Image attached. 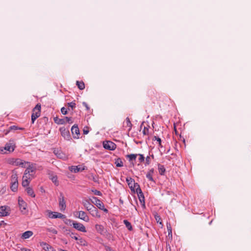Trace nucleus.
Here are the masks:
<instances>
[{"label": "nucleus", "mask_w": 251, "mask_h": 251, "mask_svg": "<svg viewBox=\"0 0 251 251\" xmlns=\"http://www.w3.org/2000/svg\"><path fill=\"white\" fill-rule=\"evenodd\" d=\"M47 216L51 219L60 218L64 219L66 217L65 215L58 212H52L48 210L46 211Z\"/></svg>", "instance_id": "obj_1"}, {"label": "nucleus", "mask_w": 251, "mask_h": 251, "mask_svg": "<svg viewBox=\"0 0 251 251\" xmlns=\"http://www.w3.org/2000/svg\"><path fill=\"white\" fill-rule=\"evenodd\" d=\"M41 105L37 104L33 109V113L31 115L32 123H33L35 120L38 118L40 115Z\"/></svg>", "instance_id": "obj_2"}, {"label": "nucleus", "mask_w": 251, "mask_h": 251, "mask_svg": "<svg viewBox=\"0 0 251 251\" xmlns=\"http://www.w3.org/2000/svg\"><path fill=\"white\" fill-rule=\"evenodd\" d=\"M68 221L70 223H72L74 228L76 230L83 232H86L85 227L83 224L71 220H68Z\"/></svg>", "instance_id": "obj_3"}, {"label": "nucleus", "mask_w": 251, "mask_h": 251, "mask_svg": "<svg viewBox=\"0 0 251 251\" xmlns=\"http://www.w3.org/2000/svg\"><path fill=\"white\" fill-rule=\"evenodd\" d=\"M93 201L92 202L94 203L99 209L103 210L105 212H108V210L104 207V205L102 201L96 197H93Z\"/></svg>", "instance_id": "obj_4"}, {"label": "nucleus", "mask_w": 251, "mask_h": 251, "mask_svg": "<svg viewBox=\"0 0 251 251\" xmlns=\"http://www.w3.org/2000/svg\"><path fill=\"white\" fill-rule=\"evenodd\" d=\"M76 216L80 219L83 220L85 222H88L89 221V218L87 214L83 211H79L77 212Z\"/></svg>", "instance_id": "obj_5"}, {"label": "nucleus", "mask_w": 251, "mask_h": 251, "mask_svg": "<svg viewBox=\"0 0 251 251\" xmlns=\"http://www.w3.org/2000/svg\"><path fill=\"white\" fill-rule=\"evenodd\" d=\"M9 207L6 206H1L0 207V217L8 216L10 214Z\"/></svg>", "instance_id": "obj_6"}, {"label": "nucleus", "mask_w": 251, "mask_h": 251, "mask_svg": "<svg viewBox=\"0 0 251 251\" xmlns=\"http://www.w3.org/2000/svg\"><path fill=\"white\" fill-rule=\"evenodd\" d=\"M103 146L104 148L109 150H114L116 148V145L111 141H105L103 142Z\"/></svg>", "instance_id": "obj_7"}, {"label": "nucleus", "mask_w": 251, "mask_h": 251, "mask_svg": "<svg viewBox=\"0 0 251 251\" xmlns=\"http://www.w3.org/2000/svg\"><path fill=\"white\" fill-rule=\"evenodd\" d=\"M61 135L67 140H69L71 138L69 131L67 130L64 127H61L60 128Z\"/></svg>", "instance_id": "obj_8"}, {"label": "nucleus", "mask_w": 251, "mask_h": 251, "mask_svg": "<svg viewBox=\"0 0 251 251\" xmlns=\"http://www.w3.org/2000/svg\"><path fill=\"white\" fill-rule=\"evenodd\" d=\"M59 205L60 209L61 211H64L66 208V202L64 199V197L61 194L59 198Z\"/></svg>", "instance_id": "obj_9"}, {"label": "nucleus", "mask_w": 251, "mask_h": 251, "mask_svg": "<svg viewBox=\"0 0 251 251\" xmlns=\"http://www.w3.org/2000/svg\"><path fill=\"white\" fill-rule=\"evenodd\" d=\"M36 170V168L35 166V164H30L29 165L28 167L25 170L24 174L26 175V174L27 173H29V174H33V175H34Z\"/></svg>", "instance_id": "obj_10"}, {"label": "nucleus", "mask_w": 251, "mask_h": 251, "mask_svg": "<svg viewBox=\"0 0 251 251\" xmlns=\"http://www.w3.org/2000/svg\"><path fill=\"white\" fill-rule=\"evenodd\" d=\"M15 149V147L11 143H8L5 145L3 149H0V152H2L4 150L9 151V152H13Z\"/></svg>", "instance_id": "obj_11"}, {"label": "nucleus", "mask_w": 251, "mask_h": 251, "mask_svg": "<svg viewBox=\"0 0 251 251\" xmlns=\"http://www.w3.org/2000/svg\"><path fill=\"white\" fill-rule=\"evenodd\" d=\"M88 211H89L90 213L93 217L99 218L100 217V214L99 211L94 206L93 207V208H91V210H89Z\"/></svg>", "instance_id": "obj_12"}, {"label": "nucleus", "mask_w": 251, "mask_h": 251, "mask_svg": "<svg viewBox=\"0 0 251 251\" xmlns=\"http://www.w3.org/2000/svg\"><path fill=\"white\" fill-rule=\"evenodd\" d=\"M40 246L45 251H54L52 247L48 244L42 242L40 243Z\"/></svg>", "instance_id": "obj_13"}, {"label": "nucleus", "mask_w": 251, "mask_h": 251, "mask_svg": "<svg viewBox=\"0 0 251 251\" xmlns=\"http://www.w3.org/2000/svg\"><path fill=\"white\" fill-rule=\"evenodd\" d=\"M85 169L84 167H82L80 165L77 166H72L70 168V170L75 173H78L80 171H82Z\"/></svg>", "instance_id": "obj_14"}, {"label": "nucleus", "mask_w": 251, "mask_h": 251, "mask_svg": "<svg viewBox=\"0 0 251 251\" xmlns=\"http://www.w3.org/2000/svg\"><path fill=\"white\" fill-rule=\"evenodd\" d=\"M18 203L20 209L22 212H23L26 209V203L24 200L21 198H19Z\"/></svg>", "instance_id": "obj_15"}, {"label": "nucleus", "mask_w": 251, "mask_h": 251, "mask_svg": "<svg viewBox=\"0 0 251 251\" xmlns=\"http://www.w3.org/2000/svg\"><path fill=\"white\" fill-rule=\"evenodd\" d=\"M30 164L29 162H26L25 161H24L23 160H22V159H20V158H16V160L15 161V165L14 166H20L22 167H23V168H25V164Z\"/></svg>", "instance_id": "obj_16"}, {"label": "nucleus", "mask_w": 251, "mask_h": 251, "mask_svg": "<svg viewBox=\"0 0 251 251\" xmlns=\"http://www.w3.org/2000/svg\"><path fill=\"white\" fill-rule=\"evenodd\" d=\"M82 204L85 207V208L87 209V210L89 211L91 210V208H93L94 206L88 200H84L82 201Z\"/></svg>", "instance_id": "obj_17"}, {"label": "nucleus", "mask_w": 251, "mask_h": 251, "mask_svg": "<svg viewBox=\"0 0 251 251\" xmlns=\"http://www.w3.org/2000/svg\"><path fill=\"white\" fill-rule=\"evenodd\" d=\"M30 181L29 179V177H27L24 174L22 179V185L24 187H26L28 185Z\"/></svg>", "instance_id": "obj_18"}, {"label": "nucleus", "mask_w": 251, "mask_h": 251, "mask_svg": "<svg viewBox=\"0 0 251 251\" xmlns=\"http://www.w3.org/2000/svg\"><path fill=\"white\" fill-rule=\"evenodd\" d=\"M153 173H154V169H151L148 172V173L146 175L147 178L149 180L151 181H153V179L152 177V175H153Z\"/></svg>", "instance_id": "obj_19"}, {"label": "nucleus", "mask_w": 251, "mask_h": 251, "mask_svg": "<svg viewBox=\"0 0 251 251\" xmlns=\"http://www.w3.org/2000/svg\"><path fill=\"white\" fill-rule=\"evenodd\" d=\"M33 234V232L31 231H29V230L26 231L22 234V238L23 239H25L29 238L30 237L32 236Z\"/></svg>", "instance_id": "obj_20"}, {"label": "nucleus", "mask_w": 251, "mask_h": 251, "mask_svg": "<svg viewBox=\"0 0 251 251\" xmlns=\"http://www.w3.org/2000/svg\"><path fill=\"white\" fill-rule=\"evenodd\" d=\"M138 190L139 191V192H138V193L139 201L141 202V203H143V205H145V198L144 195L142 192V190L141 189H138Z\"/></svg>", "instance_id": "obj_21"}, {"label": "nucleus", "mask_w": 251, "mask_h": 251, "mask_svg": "<svg viewBox=\"0 0 251 251\" xmlns=\"http://www.w3.org/2000/svg\"><path fill=\"white\" fill-rule=\"evenodd\" d=\"M71 131L73 134H76V135L79 134V130L77 126L74 125L71 128Z\"/></svg>", "instance_id": "obj_22"}, {"label": "nucleus", "mask_w": 251, "mask_h": 251, "mask_svg": "<svg viewBox=\"0 0 251 251\" xmlns=\"http://www.w3.org/2000/svg\"><path fill=\"white\" fill-rule=\"evenodd\" d=\"M11 183H18V176L16 173H13L11 176Z\"/></svg>", "instance_id": "obj_23"}, {"label": "nucleus", "mask_w": 251, "mask_h": 251, "mask_svg": "<svg viewBox=\"0 0 251 251\" xmlns=\"http://www.w3.org/2000/svg\"><path fill=\"white\" fill-rule=\"evenodd\" d=\"M54 122L58 125H63L65 123L66 121L64 119H60L57 117L54 118Z\"/></svg>", "instance_id": "obj_24"}, {"label": "nucleus", "mask_w": 251, "mask_h": 251, "mask_svg": "<svg viewBox=\"0 0 251 251\" xmlns=\"http://www.w3.org/2000/svg\"><path fill=\"white\" fill-rule=\"evenodd\" d=\"M158 170L160 175H163L166 171L164 166L161 164L158 165Z\"/></svg>", "instance_id": "obj_25"}, {"label": "nucleus", "mask_w": 251, "mask_h": 251, "mask_svg": "<svg viewBox=\"0 0 251 251\" xmlns=\"http://www.w3.org/2000/svg\"><path fill=\"white\" fill-rule=\"evenodd\" d=\"M96 230L100 233L102 234L103 232L104 227L102 225L97 224L95 225Z\"/></svg>", "instance_id": "obj_26"}, {"label": "nucleus", "mask_w": 251, "mask_h": 251, "mask_svg": "<svg viewBox=\"0 0 251 251\" xmlns=\"http://www.w3.org/2000/svg\"><path fill=\"white\" fill-rule=\"evenodd\" d=\"M137 155V154H130L126 155V157L128 158L129 161L131 162L133 160H135Z\"/></svg>", "instance_id": "obj_27"}, {"label": "nucleus", "mask_w": 251, "mask_h": 251, "mask_svg": "<svg viewBox=\"0 0 251 251\" xmlns=\"http://www.w3.org/2000/svg\"><path fill=\"white\" fill-rule=\"evenodd\" d=\"M46 230L49 232H50L53 234H57L58 233L57 230L52 226L47 227Z\"/></svg>", "instance_id": "obj_28"}, {"label": "nucleus", "mask_w": 251, "mask_h": 251, "mask_svg": "<svg viewBox=\"0 0 251 251\" xmlns=\"http://www.w3.org/2000/svg\"><path fill=\"white\" fill-rule=\"evenodd\" d=\"M26 192L28 194V195L31 196L32 198H34L35 196V195L34 193V191L33 189L30 187H28L26 189Z\"/></svg>", "instance_id": "obj_29"}, {"label": "nucleus", "mask_w": 251, "mask_h": 251, "mask_svg": "<svg viewBox=\"0 0 251 251\" xmlns=\"http://www.w3.org/2000/svg\"><path fill=\"white\" fill-rule=\"evenodd\" d=\"M76 85L80 90H83L85 88V85L83 81H76Z\"/></svg>", "instance_id": "obj_30"}, {"label": "nucleus", "mask_w": 251, "mask_h": 251, "mask_svg": "<svg viewBox=\"0 0 251 251\" xmlns=\"http://www.w3.org/2000/svg\"><path fill=\"white\" fill-rule=\"evenodd\" d=\"M126 181H127L128 185L132 189V183L134 182V179H133L131 177H127L126 179Z\"/></svg>", "instance_id": "obj_31"}, {"label": "nucleus", "mask_w": 251, "mask_h": 251, "mask_svg": "<svg viewBox=\"0 0 251 251\" xmlns=\"http://www.w3.org/2000/svg\"><path fill=\"white\" fill-rule=\"evenodd\" d=\"M18 183H11V189L13 192H16L17 190Z\"/></svg>", "instance_id": "obj_32"}, {"label": "nucleus", "mask_w": 251, "mask_h": 251, "mask_svg": "<svg viewBox=\"0 0 251 251\" xmlns=\"http://www.w3.org/2000/svg\"><path fill=\"white\" fill-rule=\"evenodd\" d=\"M50 179L52 180V181L55 184V185H58V182L57 180V177L56 175L50 176Z\"/></svg>", "instance_id": "obj_33"}, {"label": "nucleus", "mask_w": 251, "mask_h": 251, "mask_svg": "<svg viewBox=\"0 0 251 251\" xmlns=\"http://www.w3.org/2000/svg\"><path fill=\"white\" fill-rule=\"evenodd\" d=\"M115 163L117 167H121L123 166V161L121 160L120 158H118L117 160H116Z\"/></svg>", "instance_id": "obj_34"}, {"label": "nucleus", "mask_w": 251, "mask_h": 251, "mask_svg": "<svg viewBox=\"0 0 251 251\" xmlns=\"http://www.w3.org/2000/svg\"><path fill=\"white\" fill-rule=\"evenodd\" d=\"M124 223L126 225V226L127 228V229L129 230H131L132 229L131 225L130 223H129L127 220H125L124 221Z\"/></svg>", "instance_id": "obj_35"}, {"label": "nucleus", "mask_w": 251, "mask_h": 251, "mask_svg": "<svg viewBox=\"0 0 251 251\" xmlns=\"http://www.w3.org/2000/svg\"><path fill=\"white\" fill-rule=\"evenodd\" d=\"M24 128L20 127H18L16 126H12L9 127V129L8 132L10 130H24Z\"/></svg>", "instance_id": "obj_36"}, {"label": "nucleus", "mask_w": 251, "mask_h": 251, "mask_svg": "<svg viewBox=\"0 0 251 251\" xmlns=\"http://www.w3.org/2000/svg\"><path fill=\"white\" fill-rule=\"evenodd\" d=\"M55 154H56L57 157L59 158H61V159H65L66 158L65 154L61 152L55 153Z\"/></svg>", "instance_id": "obj_37"}, {"label": "nucleus", "mask_w": 251, "mask_h": 251, "mask_svg": "<svg viewBox=\"0 0 251 251\" xmlns=\"http://www.w3.org/2000/svg\"><path fill=\"white\" fill-rule=\"evenodd\" d=\"M126 126L129 127V128H130L131 127L132 124H131L130 119L128 117H127L126 119Z\"/></svg>", "instance_id": "obj_38"}, {"label": "nucleus", "mask_w": 251, "mask_h": 251, "mask_svg": "<svg viewBox=\"0 0 251 251\" xmlns=\"http://www.w3.org/2000/svg\"><path fill=\"white\" fill-rule=\"evenodd\" d=\"M153 141H155L156 140L158 142L159 146H161V139L159 137H157L156 136H154L153 137Z\"/></svg>", "instance_id": "obj_39"}, {"label": "nucleus", "mask_w": 251, "mask_h": 251, "mask_svg": "<svg viewBox=\"0 0 251 251\" xmlns=\"http://www.w3.org/2000/svg\"><path fill=\"white\" fill-rule=\"evenodd\" d=\"M138 155L139 156V157L138 158L139 162L142 163V162H144L145 160V157L143 156V155L141 154H138Z\"/></svg>", "instance_id": "obj_40"}, {"label": "nucleus", "mask_w": 251, "mask_h": 251, "mask_svg": "<svg viewBox=\"0 0 251 251\" xmlns=\"http://www.w3.org/2000/svg\"><path fill=\"white\" fill-rule=\"evenodd\" d=\"M92 192H93L95 195H97V196H101L102 195V193L100 191H98L97 190H96V189L92 190Z\"/></svg>", "instance_id": "obj_41"}, {"label": "nucleus", "mask_w": 251, "mask_h": 251, "mask_svg": "<svg viewBox=\"0 0 251 251\" xmlns=\"http://www.w3.org/2000/svg\"><path fill=\"white\" fill-rule=\"evenodd\" d=\"M168 232V236H170V235H172V228L170 225H167V226Z\"/></svg>", "instance_id": "obj_42"}, {"label": "nucleus", "mask_w": 251, "mask_h": 251, "mask_svg": "<svg viewBox=\"0 0 251 251\" xmlns=\"http://www.w3.org/2000/svg\"><path fill=\"white\" fill-rule=\"evenodd\" d=\"M133 184H134V189H136L137 193H138V192H139V191L138 190V189H140L139 185L138 184V183H135L134 182H133Z\"/></svg>", "instance_id": "obj_43"}, {"label": "nucleus", "mask_w": 251, "mask_h": 251, "mask_svg": "<svg viewBox=\"0 0 251 251\" xmlns=\"http://www.w3.org/2000/svg\"><path fill=\"white\" fill-rule=\"evenodd\" d=\"M15 160H16L15 158H10L8 160V162L9 164L14 166Z\"/></svg>", "instance_id": "obj_44"}, {"label": "nucleus", "mask_w": 251, "mask_h": 251, "mask_svg": "<svg viewBox=\"0 0 251 251\" xmlns=\"http://www.w3.org/2000/svg\"><path fill=\"white\" fill-rule=\"evenodd\" d=\"M61 113L63 114V115H66L68 113V111H67V110L66 108H65V107H62L61 108Z\"/></svg>", "instance_id": "obj_45"}, {"label": "nucleus", "mask_w": 251, "mask_h": 251, "mask_svg": "<svg viewBox=\"0 0 251 251\" xmlns=\"http://www.w3.org/2000/svg\"><path fill=\"white\" fill-rule=\"evenodd\" d=\"M68 105L69 107H71L72 108H75V103L74 102H71L68 103Z\"/></svg>", "instance_id": "obj_46"}, {"label": "nucleus", "mask_w": 251, "mask_h": 251, "mask_svg": "<svg viewBox=\"0 0 251 251\" xmlns=\"http://www.w3.org/2000/svg\"><path fill=\"white\" fill-rule=\"evenodd\" d=\"M26 176H27V177H29V179L30 180L34 177L33 174H29L27 173L26 174Z\"/></svg>", "instance_id": "obj_47"}, {"label": "nucleus", "mask_w": 251, "mask_h": 251, "mask_svg": "<svg viewBox=\"0 0 251 251\" xmlns=\"http://www.w3.org/2000/svg\"><path fill=\"white\" fill-rule=\"evenodd\" d=\"M64 119H65V121L66 120V121L68 123H73V122L72 121V118L70 117H66Z\"/></svg>", "instance_id": "obj_48"}, {"label": "nucleus", "mask_w": 251, "mask_h": 251, "mask_svg": "<svg viewBox=\"0 0 251 251\" xmlns=\"http://www.w3.org/2000/svg\"><path fill=\"white\" fill-rule=\"evenodd\" d=\"M70 236L72 238H74L75 240H79V239L77 236L74 235L73 233H72Z\"/></svg>", "instance_id": "obj_49"}, {"label": "nucleus", "mask_w": 251, "mask_h": 251, "mask_svg": "<svg viewBox=\"0 0 251 251\" xmlns=\"http://www.w3.org/2000/svg\"><path fill=\"white\" fill-rule=\"evenodd\" d=\"M150 163V157L148 156L146 158V165H149Z\"/></svg>", "instance_id": "obj_50"}, {"label": "nucleus", "mask_w": 251, "mask_h": 251, "mask_svg": "<svg viewBox=\"0 0 251 251\" xmlns=\"http://www.w3.org/2000/svg\"><path fill=\"white\" fill-rule=\"evenodd\" d=\"M155 219L157 223H160V224H161V222H160V220H161V218L158 215H155Z\"/></svg>", "instance_id": "obj_51"}, {"label": "nucleus", "mask_w": 251, "mask_h": 251, "mask_svg": "<svg viewBox=\"0 0 251 251\" xmlns=\"http://www.w3.org/2000/svg\"><path fill=\"white\" fill-rule=\"evenodd\" d=\"M79 242L81 243V244L85 245V244L84 243V242H85V241L84 240H83L82 238H80L79 239Z\"/></svg>", "instance_id": "obj_52"}, {"label": "nucleus", "mask_w": 251, "mask_h": 251, "mask_svg": "<svg viewBox=\"0 0 251 251\" xmlns=\"http://www.w3.org/2000/svg\"><path fill=\"white\" fill-rule=\"evenodd\" d=\"M147 131H148V129H146V128H144L143 133L144 134L146 135L147 134Z\"/></svg>", "instance_id": "obj_53"}, {"label": "nucleus", "mask_w": 251, "mask_h": 251, "mask_svg": "<svg viewBox=\"0 0 251 251\" xmlns=\"http://www.w3.org/2000/svg\"><path fill=\"white\" fill-rule=\"evenodd\" d=\"M83 104L86 107V108H87V109H89V107L88 106V105L87 104V103L85 102H83Z\"/></svg>", "instance_id": "obj_54"}, {"label": "nucleus", "mask_w": 251, "mask_h": 251, "mask_svg": "<svg viewBox=\"0 0 251 251\" xmlns=\"http://www.w3.org/2000/svg\"><path fill=\"white\" fill-rule=\"evenodd\" d=\"M88 132H89V131L88 130H85V129L83 130V133L84 134H88Z\"/></svg>", "instance_id": "obj_55"}, {"label": "nucleus", "mask_w": 251, "mask_h": 251, "mask_svg": "<svg viewBox=\"0 0 251 251\" xmlns=\"http://www.w3.org/2000/svg\"><path fill=\"white\" fill-rule=\"evenodd\" d=\"M1 223H4V221H1Z\"/></svg>", "instance_id": "obj_56"}, {"label": "nucleus", "mask_w": 251, "mask_h": 251, "mask_svg": "<svg viewBox=\"0 0 251 251\" xmlns=\"http://www.w3.org/2000/svg\"><path fill=\"white\" fill-rule=\"evenodd\" d=\"M62 251H66V250H62Z\"/></svg>", "instance_id": "obj_57"}]
</instances>
